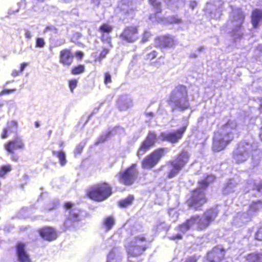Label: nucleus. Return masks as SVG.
I'll return each instance as SVG.
<instances>
[{
    "label": "nucleus",
    "mask_w": 262,
    "mask_h": 262,
    "mask_svg": "<svg viewBox=\"0 0 262 262\" xmlns=\"http://www.w3.org/2000/svg\"><path fill=\"white\" fill-rule=\"evenodd\" d=\"M12 169V167L10 164L3 165L0 168V177H4L8 172Z\"/></svg>",
    "instance_id": "35"
},
{
    "label": "nucleus",
    "mask_w": 262,
    "mask_h": 262,
    "mask_svg": "<svg viewBox=\"0 0 262 262\" xmlns=\"http://www.w3.org/2000/svg\"><path fill=\"white\" fill-rule=\"evenodd\" d=\"M189 156L187 151H183L178 157L167 163L169 169L167 177L172 178L176 177L188 162Z\"/></svg>",
    "instance_id": "8"
},
{
    "label": "nucleus",
    "mask_w": 262,
    "mask_h": 262,
    "mask_svg": "<svg viewBox=\"0 0 262 262\" xmlns=\"http://www.w3.org/2000/svg\"><path fill=\"white\" fill-rule=\"evenodd\" d=\"M167 1L169 7H171L173 5L176 7H178L179 5L183 4L184 0H167Z\"/></svg>",
    "instance_id": "40"
},
{
    "label": "nucleus",
    "mask_w": 262,
    "mask_h": 262,
    "mask_svg": "<svg viewBox=\"0 0 262 262\" xmlns=\"http://www.w3.org/2000/svg\"><path fill=\"white\" fill-rule=\"evenodd\" d=\"M74 57L71 49H63L59 52V62L63 66L69 67L73 63Z\"/></svg>",
    "instance_id": "21"
},
{
    "label": "nucleus",
    "mask_w": 262,
    "mask_h": 262,
    "mask_svg": "<svg viewBox=\"0 0 262 262\" xmlns=\"http://www.w3.org/2000/svg\"><path fill=\"white\" fill-rule=\"evenodd\" d=\"M215 179V177L213 175L208 176L205 179L202 180L200 182L199 187L202 189H204L206 188L208 185L213 182Z\"/></svg>",
    "instance_id": "31"
},
{
    "label": "nucleus",
    "mask_w": 262,
    "mask_h": 262,
    "mask_svg": "<svg viewBox=\"0 0 262 262\" xmlns=\"http://www.w3.org/2000/svg\"><path fill=\"white\" fill-rule=\"evenodd\" d=\"M223 5V2L222 0H213L212 2L207 3L205 11L211 18H219L222 14Z\"/></svg>",
    "instance_id": "14"
},
{
    "label": "nucleus",
    "mask_w": 262,
    "mask_h": 262,
    "mask_svg": "<svg viewBox=\"0 0 262 262\" xmlns=\"http://www.w3.org/2000/svg\"><path fill=\"white\" fill-rule=\"evenodd\" d=\"M28 64L27 62H23L20 65L19 71L22 73L25 67Z\"/></svg>",
    "instance_id": "52"
},
{
    "label": "nucleus",
    "mask_w": 262,
    "mask_h": 262,
    "mask_svg": "<svg viewBox=\"0 0 262 262\" xmlns=\"http://www.w3.org/2000/svg\"><path fill=\"white\" fill-rule=\"evenodd\" d=\"M15 90H16L15 89H3L0 92V96H3V95L9 94H10L11 93L14 92V91H15Z\"/></svg>",
    "instance_id": "44"
},
{
    "label": "nucleus",
    "mask_w": 262,
    "mask_h": 262,
    "mask_svg": "<svg viewBox=\"0 0 262 262\" xmlns=\"http://www.w3.org/2000/svg\"><path fill=\"white\" fill-rule=\"evenodd\" d=\"M232 11L230 13L227 23L228 27L232 30V35L235 38H239L243 34L242 24L245 19V14L242 10L231 6Z\"/></svg>",
    "instance_id": "4"
},
{
    "label": "nucleus",
    "mask_w": 262,
    "mask_h": 262,
    "mask_svg": "<svg viewBox=\"0 0 262 262\" xmlns=\"http://www.w3.org/2000/svg\"><path fill=\"white\" fill-rule=\"evenodd\" d=\"M197 56L198 55L195 53H191L190 55V57L191 58H196Z\"/></svg>",
    "instance_id": "60"
},
{
    "label": "nucleus",
    "mask_w": 262,
    "mask_h": 262,
    "mask_svg": "<svg viewBox=\"0 0 262 262\" xmlns=\"http://www.w3.org/2000/svg\"><path fill=\"white\" fill-rule=\"evenodd\" d=\"M117 134L120 135H124L125 134L124 129L120 126L116 127V134Z\"/></svg>",
    "instance_id": "48"
},
{
    "label": "nucleus",
    "mask_w": 262,
    "mask_h": 262,
    "mask_svg": "<svg viewBox=\"0 0 262 262\" xmlns=\"http://www.w3.org/2000/svg\"><path fill=\"white\" fill-rule=\"evenodd\" d=\"M150 37V33L148 32H145L143 34L142 42H144L148 40V38Z\"/></svg>",
    "instance_id": "47"
},
{
    "label": "nucleus",
    "mask_w": 262,
    "mask_h": 262,
    "mask_svg": "<svg viewBox=\"0 0 262 262\" xmlns=\"http://www.w3.org/2000/svg\"><path fill=\"white\" fill-rule=\"evenodd\" d=\"M114 223V220L112 216L106 217L103 221V226L106 231L111 229Z\"/></svg>",
    "instance_id": "33"
},
{
    "label": "nucleus",
    "mask_w": 262,
    "mask_h": 262,
    "mask_svg": "<svg viewBox=\"0 0 262 262\" xmlns=\"http://www.w3.org/2000/svg\"><path fill=\"white\" fill-rule=\"evenodd\" d=\"M157 56V52L155 51H153L152 52L149 53L147 55V58L148 59H152L156 58Z\"/></svg>",
    "instance_id": "50"
},
{
    "label": "nucleus",
    "mask_w": 262,
    "mask_h": 262,
    "mask_svg": "<svg viewBox=\"0 0 262 262\" xmlns=\"http://www.w3.org/2000/svg\"><path fill=\"white\" fill-rule=\"evenodd\" d=\"M112 193V188L107 183L102 182L92 186L86 191L87 198L96 202L106 200Z\"/></svg>",
    "instance_id": "5"
},
{
    "label": "nucleus",
    "mask_w": 262,
    "mask_h": 262,
    "mask_svg": "<svg viewBox=\"0 0 262 262\" xmlns=\"http://www.w3.org/2000/svg\"><path fill=\"white\" fill-rule=\"evenodd\" d=\"M34 125L36 127H38L40 125L39 122L38 121H35L34 123Z\"/></svg>",
    "instance_id": "61"
},
{
    "label": "nucleus",
    "mask_w": 262,
    "mask_h": 262,
    "mask_svg": "<svg viewBox=\"0 0 262 262\" xmlns=\"http://www.w3.org/2000/svg\"><path fill=\"white\" fill-rule=\"evenodd\" d=\"M240 132L236 122L230 120L214 134L213 141V149L220 151L224 149L226 145Z\"/></svg>",
    "instance_id": "1"
},
{
    "label": "nucleus",
    "mask_w": 262,
    "mask_h": 262,
    "mask_svg": "<svg viewBox=\"0 0 262 262\" xmlns=\"http://www.w3.org/2000/svg\"><path fill=\"white\" fill-rule=\"evenodd\" d=\"M204 49V47H200L198 49L199 52H202Z\"/></svg>",
    "instance_id": "63"
},
{
    "label": "nucleus",
    "mask_w": 262,
    "mask_h": 262,
    "mask_svg": "<svg viewBox=\"0 0 262 262\" xmlns=\"http://www.w3.org/2000/svg\"><path fill=\"white\" fill-rule=\"evenodd\" d=\"M251 219V216L248 212H238L234 217L232 220V224L235 226L241 227Z\"/></svg>",
    "instance_id": "23"
},
{
    "label": "nucleus",
    "mask_w": 262,
    "mask_h": 262,
    "mask_svg": "<svg viewBox=\"0 0 262 262\" xmlns=\"http://www.w3.org/2000/svg\"><path fill=\"white\" fill-rule=\"evenodd\" d=\"M39 236L43 239L48 242L56 240L58 237V232L51 226H44L37 230Z\"/></svg>",
    "instance_id": "16"
},
{
    "label": "nucleus",
    "mask_w": 262,
    "mask_h": 262,
    "mask_svg": "<svg viewBox=\"0 0 262 262\" xmlns=\"http://www.w3.org/2000/svg\"><path fill=\"white\" fill-rule=\"evenodd\" d=\"M112 30V27L106 24H102L99 28V30L101 33H108L111 32Z\"/></svg>",
    "instance_id": "36"
},
{
    "label": "nucleus",
    "mask_w": 262,
    "mask_h": 262,
    "mask_svg": "<svg viewBox=\"0 0 262 262\" xmlns=\"http://www.w3.org/2000/svg\"><path fill=\"white\" fill-rule=\"evenodd\" d=\"M224 255V249L221 247H216L208 253L204 262H221Z\"/></svg>",
    "instance_id": "18"
},
{
    "label": "nucleus",
    "mask_w": 262,
    "mask_h": 262,
    "mask_svg": "<svg viewBox=\"0 0 262 262\" xmlns=\"http://www.w3.org/2000/svg\"><path fill=\"white\" fill-rule=\"evenodd\" d=\"M245 258L246 262H262V253H252Z\"/></svg>",
    "instance_id": "28"
},
{
    "label": "nucleus",
    "mask_w": 262,
    "mask_h": 262,
    "mask_svg": "<svg viewBox=\"0 0 262 262\" xmlns=\"http://www.w3.org/2000/svg\"><path fill=\"white\" fill-rule=\"evenodd\" d=\"M76 56L79 59H81L83 57V53L80 51H77L76 52Z\"/></svg>",
    "instance_id": "51"
},
{
    "label": "nucleus",
    "mask_w": 262,
    "mask_h": 262,
    "mask_svg": "<svg viewBox=\"0 0 262 262\" xmlns=\"http://www.w3.org/2000/svg\"><path fill=\"white\" fill-rule=\"evenodd\" d=\"M259 137H260L261 140L262 141V126H261V128H260V130L259 132Z\"/></svg>",
    "instance_id": "64"
},
{
    "label": "nucleus",
    "mask_w": 262,
    "mask_h": 262,
    "mask_svg": "<svg viewBox=\"0 0 262 262\" xmlns=\"http://www.w3.org/2000/svg\"><path fill=\"white\" fill-rule=\"evenodd\" d=\"M168 150L169 149L167 148H162L156 150L143 160L142 162L143 167L146 169L153 167Z\"/></svg>",
    "instance_id": "10"
},
{
    "label": "nucleus",
    "mask_w": 262,
    "mask_h": 262,
    "mask_svg": "<svg viewBox=\"0 0 262 262\" xmlns=\"http://www.w3.org/2000/svg\"><path fill=\"white\" fill-rule=\"evenodd\" d=\"M157 140L156 134L153 131H149L138 151V155L139 156L143 155L150 147L154 146Z\"/></svg>",
    "instance_id": "17"
},
{
    "label": "nucleus",
    "mask_w": 262,
    "mask_h": 262,
    "mask_svg": "<svg viewBox=\"0 0 262 262\" xmlns=\"http://www.w3.org/2000/svg\"><path fill=\"white\" fill-rule=\"evenodd\" d=\"M198 258L195 256H191L186 258L184 262H196Z\"/></svg>",
    "instance_id": "46"
},
{
    "label": "nucleus",
    "mask_w": 262,
    "mask_h": 262,
    "mask_svg": "<svg viewBox=\"0 0 262 262\" xmlns=\"http://www.w3.org/2000/svg\"><path fill=\"white\" fill-rule=\"evenodd\" d=\"M73 204L71 203V202H67L64 205V208L66 209H69L72 208Z\"/></svg>",
    "instance_id": "53"
},
{
    "label": "nucleus",
    "mask_w": 262,
    "mask_h": 262,
    "mask_svg": "<svg viewBox=\"0 0 262 262\" xmlns=\"http://www.w3.org/2000/svg\"><path fill=\"white\" fill-rule=\"evenodd\" d=\"M69 86L71 93L74 92V89L77 87L78 84V80L76 79H72L68 81Z\"/></svg>",
    "instance_id": "37"
},
{
    "label": "nucleus",
    "mask_w": 262,
    "mask_h": 262,
    "mask_svg": "<svg viewBox=\"0 0 262 262\" xmlns=\"http://www.w3.org/2000/svg\"><path fill=\"white\" fill-rule=\"evenodd\" d=\"M18 126L17 122L15 120H11L7 122L6 127L3 129L1 133V137L2 139H4L7 138L9 133L16 131Z\"/></svg>",
    "instance_id": "25"
},
{
    "label": "nucleus",
    "mask_w": 262,
    "mask_h": 262,
    "mask_svg": "<svg viewBox=\"0 0 262 262\" xmlns=\"http://www.w3.org/2000/svg\"><path fill=\"white\" fill-rule=\"evenodd\" d=\"M237 184V182L234 179L229 180L223 188V193L228 194L234 191V188Z\"/></svg>",
    "instance_id": "27"
},
{
    "label": "nucleus",
    "mask_w": 262,
    "mask_h": 262,
    "mask_svg": "<svg viewBox=\"0 0 262 262\" xmlns=\"http://www.w3.org/2000/svg\"><path fill=\"white\" fill-rule=\"evenodd\" d=\"M255 238L259 241H262V228H260L255 235Z\"/></svg>",
    "instance_id": "45"
},
{
    "label": "nucleus",
    "mask_w": 262,
    "mask_h": 262,
    "mask_svg": "<svg viewBox=\"0 0 262 262\" xmlns=\"http://www.w3.org/2000/svg\"><path fill=\"white\" fill-rule=\"evenodd\" d=\"M133 105L131 98L127 95L121 96L118 100V107L120 111H126Z\"/></svg>",
    "instance_id": "24"
},
{
    "label": "nucleus",
    "mask_w": 262,
    "mask_h": 262,
    "mask_svg": "<svg viewBox=\"0 0 262 262\" xmlns=\"http://www.w3.org/2000/svg\"><path fill=\"white\" fill-rule=\"evenodd\" d=\"M196 6H197V3L196 1H193L190 2L189 6L192 9H194L196 7Z\"/></svg>",
    "instance_id": "54"
},
{
    "label": "nucleus",
    "mask_w": 262,
    "mask_h": 262,
    "mask_svg": "<svg viewBox=\"0 0 262 262\" xmlns=\"http://www.w3.org/2000/svg\"><path fill=\"white\" fill-rule=\"evenodd\" d=\"M53 27L52 26H47L43 30V32L45 33V32H48V31L49 30H51L53 29Z\"/></svg>",
    "instance_id": "59"
},
{
    "label": "nucleus",
    "mask_w": 262,
    "mask_h": 262,
    "mask_svg": "<svg viewBox=\"0 0 262 262\" xmlns=\"http://www.w3.org/2000/svg\"><path fill=\"white\" fill-rule=\"evenodd\" d=\"M155 46L161 49L170 48L174 46V39L170 35L160 36L155 39Z\"/></svg>",
    "instance_id": "19"
},
{
    "label": "nucleus",
    "mask_w": 262,
    "mask_h": 262,
    "mask_svg": "<svg viewBox=\"0 0 262 262\" xmlns=\"http://www.w3.org/2000/svg\"><path fill=\"white\" fill-rule=\"evenodd\" d=\"M167 21L169 23H179L181 21V20L174 16H172L167 18Z\"/></svg>",
    "instance_id": "43"
},
{
    "label": "nucleus",
    "mask_w": 262,
    "mask_h": 262,
    "mask_svg": "<svg viewBox=\"0 0 262 262\" xmlns=\"http://www.w3.org/2000/svg\"><path fill=\"white\" fill-rule=\"evenodd\" d=\"M52 154L59 160L61 166H63L67 163L66 156L64 152L61 150L58 151H53Z\"/></svg>",
    "instance_id": "30"
},
{
    "label": "nucleus",
    "mask_w": 262,
    "mask_h": 262,
    "mask_svg": "<svg viewBox=\"0 0 262 262\" xmlns=\"http://www.w3.org/2000/svg\"><path fill=\"white\" fill-rule=\"evenodd\" d=\"M218 212L217 208H215L206 211L202 217L198 215L193 216L179 226V230L183 233H185L195 225L196 229L201 230H204L215 219Z\"/></svg>",
    "instance_id": "2"
},
{
    "label": "nucleus",
    "mask_w": 262,
    "mask_h": 262,
    "mask_svg": "<svg viewBox=\"0 0 262 262\" xmlns=\"http://www.w3.org/2000/svg\"><path fill=\"white\" fill-rule=\"evenodd\" d=\"M251 21L254 28L258 27V24L262 22V10H254L251 15Z\"/></svg>",
    "instance_id": "26"
},
{
    "label": "nucleus",
    "mask_w": 262,
    "mask_h": 262,
    "mask_svg": "<svg viewBox=\"0 0 262 262\" xmlns=\"http://www.w3.org/2000/svg\"><path fill=\"white\" fill-rule=\"evenodd\" d=\"M173 212L174 213H176V212L174 211V209H170L169 210V211H168V213H169V215H170V214H171V213H172Z\"/></svg>",
    "instance_id": "62"
},
{
    "label": "nucleus",
    "mask_w": 262,
    "mask_h": 262,
    "mask_svg": "<svg viewBox=\"0 0 262 262\" xmlns=\"http://www.w3.org/2000/svg\"><path fill=\"white\" fill-rule=\"evenodd\" d=\"M84 144H79L77 145L76 146L74 151V156L76 157L78 155H80L82 153L83 149L84 148Z\"/></svg>",
    "instance_id": "39"
},
{
    "label": "nucleus",
    "mask_w": 262,
    "mask_h": 262,
    "mask_svg": "<svg viewBox=\"0 0 262 262\" xmlns=\"http://www.w3.org/2000/svg\"><path fill=\"white\" fill-rule=\"evenodd\" d=\"M256 144H251L246 141L241 142L233 154V159L236 163L244 162L252 155V152L257 149Z\"/></svg>",
    "instance_id": "7"
},
{
    "label": "nucleus",
    "mask_w": 262,
    "mask_h": 262,
    "mask_svg": "<svg viewBox=\"0 0 262 262\" xmlns=\"http://www.w3.org/2000/svg\"><path fill=\"white\" fill-rule=\"evenodd\" d=\"M169 104L172 112L175 110L184 111L189 107L190 104L186 86L180 85L174 89L171 93Z\"/></svg>",
    "instance_id": "3"
},
{
    "label": "nucleus",
    "mask_w": 262,
    "mask_h": 262,
    "mask_svg": "<svg viewBox=\"0 0 262 262\" xmlns=\"http://www.w3.org/2000/svg\"><path fill=\"white\" fill-rule=\"evenodd\" d=\"M133 200V196L129 195L126 198L120 200L118 202V205L121 208H126L132 204Z\"/></svg>",
    "instance_id": "32"
},
{
    "label": "nucleus",
    "mask_w": 262,
    "mask_h": 262,
    "mask_svg": "<svg viewBox=\"0 0 262 262\" xmlns=\"http://www.w3.org/2000/svg\"><path fill=\"white\" fill-rule=\"evenodd\" d=\"M128 254V260L133 261V259L142 255L148 247L147 243L145 237L137 236L132 239L125 245Z\"/></svg>",
    "instance_id": "6"
},
{
    "label": "nucleus",
    "mask_w": 262,
    "mask_h": 262,
    "mask_svg": "<svg viewBox=\"0 0 262 262\" xmlns=\"http://www.w3.org/2000/svg\"><path fill=\"white\" fill-rule=\"evenodd\" d=\"M171 239H181L182 238V236L181 234H177L176 236H173L170 237Z\"/></svg>",
    "instance_id": "55"
},
{
    "label": "nucleus",
    "mask_w": 262,
    "mask_h": 262,
    "mask_svg": "<svg viewBox=\"0 0 262 262\" xmlns=\"http://www.w3.org/2000/svg\"><path fill=\"white\" fill-rule=\"evenodd\" d=\"M186 128L185 126L172 132H162L159 138L162 141H166L172 144L176 143L182 138Z\"/></svg>",
    "instance_id": "13"
},
{
    "label": "nucleus",
    "mask_w": 262,
    "mask_h": 262,
    "mask_svg": "<svg viewBox=\"0 0 262 262\" xmlns=\"http://www.w3.org/2000/svg\"><path fill=\"white\" fill-rule=\"evenodd\" d=\"M16 253L18 262H32L26 250L25 244L19 242L15 246Z\"/></svg>",
    "instance_id": "20"
},
{
    "label": "nucleus",
    "mask_w": 262,
    "mask_h": 262,
    "mask_svg": "<svg viewBox=\"0 0 262 262\" xmlns=\"http://www.w3.org/2000/svg\"><path fill=\"white\" fill-rule=\"evenodd\" d=\"M84 70L85 67L83 64H78L71 69V73L73 75L80 74L84 72Z\"/></svg>",
    "instance_id": "34"
},
{
    "label": "nucleus",
    "mask_w": 262,
    "mask_h": 262,
    "mask_svg": "<svg viewBox=\"0 0 262 262\" xmlns=\"http://www.w3.org/2000/svg\"><path fill=\"white\" fill-rule=\"evenodd\" d=\"M80 211L76 210L75 209H71L69 213V215L65 219L63 224L64 231L74 228L80 221Z\"/></svg>",
    "instance_id": "15"
},
{
    "label": "nucleus",
    "mask_w": 262,
    "mask_h": 262,
    "mask_svg": "<svg viewBox=\"0 0 262 262\" xmlns=\"http://www.w3.org/2000/svg\"><path fill=\"white\" fill-rule=\"evenodd\" d=\"M261 208H262V202L261 201H258L257 202H253L250 205L248 213L250 214L252 217L254 215L255 213Z\"/></svg>",
    "instance_id": "29"
},
{
    "label": "nucleus",
    "mask_w": 262,
    "mask_h": 262,
    "mask_svg": "<svg viewBox=\"0 0 262 262\" xmlns=\"http://www.w3.org/2000/svg\"><path fill=\"white\" fill-rule=\"evenodd\" d=\"M21 74H22V73L19 71L14 70V71H13L12 75L13 77H16V76L19 75Z\"/></svg>",
    "instance_id": "56"
},
{
    "label": "nucleus",
    "mask_w": 262,
    "mask_h": 262,
    "mask_svg": "<svg viewBox=\"0 0 262 262\" xmlns=\"http://www.w3.org/2000/svg\"><path fill=\"white\" fill-rule=\"evenodd\" d=\"M205 202L204 193L199 187L192 192L191 198L188 201V204L190 207L196 210L199 209Z\"/></svg>",
    "instance_id": "12"
},
{
    "label": "nucleus",
    "mask_w": 262,
    "mask_h": 262,
    "mask_svg": "<svg viewBox=\"0 0 262 262\" xmlns=\"http://www.w3.org/2000/svg\"><path fill=\"white\" fill-rule=\"evenodd\" d=\"M149 1L150 4L156 10L157 13L161 12V3L160 2H157L156 0H149Z\"/></svg>",
    "instance_id": "38"
},
{
    "label": "nucleus",
    "mask_w": 262,
    "mask_h": 262,
    "mask_svg": "<svg viewBox=\"0 0 262 262\" xmlns=\"http://www.w3.org/2000/svg\"><path fill=\"white\" fill-rule=\"evenodd\" d=\"M4 148L10 155L11 160L16 162L19 157L14 153V151L24 149L25 144L22 139L19 136H16L13 140H10L4 144Z\"/></svg>",
    "instance_id": "9"
},
{
    "label": "nucleus",
    "mask_w": 262,
    "mask_h": 262,
    "mask_svg": "<svg viewBox=\"0 0 262 262\" xmlns=\"http://www.w3.org/2000/svg\"><path fill=\"white\" fill-rule=\"evenodd\" d=\"M112 81L111 76L108 73H105L104 83L107 84L108 83H110Z\"/></svg>",
    "instance_id": "49"
},
{
    "label": "nucleus",
    "mask_w": 262,
    "mask_h": 262,
    "mask_svg": "<svg viewBox=\"0 0 262 262\" xmlns=\"http://www.w3.org/2000/svg\"><path fill=\"white\" fill-rule=\"evenodd\" d=\"M145 114L146 117H150V118H152L154 116L152 112H146Z\"/></svg>",
    "instance_id": "58"
},
{
    "label": "nucleus",
    "mask_w": 262,
    "mask_h": 262,
    "mask_svg": "<svg viewBox=\"0 0 262 262\" xmlns=\"http://www.w3.org/2000/svg\"><path fill=\"white\" fill-rule=\"evenodd\" d=\"M249 187H252L253 189H256L258 192H262V181L259 184L254 183L248 184Z\"/></svg>",
    "instance_id": "41"
},
{
    "label": "nucleus",
    "mask_w": 262,
    "mask_h": 262,
    "mask_svg": "<svg viewBox=\"0 0 262 262\" xmlns=\"http://www.w3.org/2000/svg\"><path fill=\"white\" fill-rule=\"evenodd\" d=\"M25 36L27 38L29 39L31 37V34L28 30L25 31Z\"/></svg>",
    "instance_id": "57"
},
{
    "label": "nucleus",
    "mask_w": 262,
    "mask_h": 262,
    "mask_svg": "<svg viewBox=\"0 0 262 262\" xmlns=\"http://www.w3.org/2000/svg\"><path fill=\"white\" fill-rule=\"evenodd\" d=\"M45 45V42L43 38H37L36 40L35 46L37 48H42Z\"/></svg>",
    "instance_id": "42"
},
{
    "label": "nucleus",
    "mask_w": 262,
    "mask_h": 262,
    "mask_svg": "<svg viewBox=\"0 0 262 262\" xmlns=\"http://www.w3.org/2000/svg\"><path fill=\"white\" fill-rule=\"evenodd\" d=\"M136 167V164H133L125 170L121 172L120 181L125 185H132L137 180L139 174Z\"/></svg>",
    "instance_id": "11"
},
{
    "label": "nucleus",
    "mask_w": 262,
    "mask_h": 262,
    "mask_svg": "<svg viewBox=\"0 0 262 262\" xmlns=\"http://www.w3.org/2000/svg\"><path fill=\"white\" fill-rule=\"evenodd\" d=\"M120 37L123 40L133 42L137 39V29L135 27L126 28L123 32L121 34Z\"/></svg>",
    "instance_id": "22"
}]
</instances>
